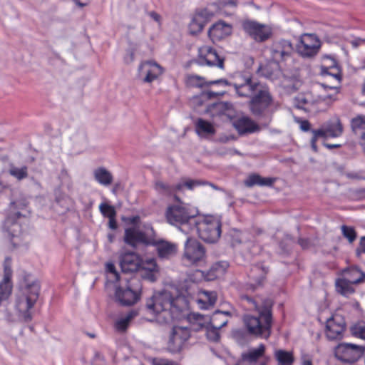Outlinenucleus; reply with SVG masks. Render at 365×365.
Listing matches in <instances>:
<instances>
[{
  "instance_id": "57",
  "label": "nucleus",
  "mask_w": 365,
  "mask_h": 365,
  "mask_svg": "<svg viewBox=\"0 0 365 365\" xmlns=\"http://www.w3.org/2000/svg\"><path fill=\"white\" fill-rule=\"evenodd\" d=\"M312 133H313L312 138H316V140H317V138L319 137H322V138L329 137L324 125H323L322 128L320 129L313 130Z\"/></svg>"
},
{
  "instance_id": "28",
  "label": "nucleus",
  "mask_w": 365,
  "mask_h": 365,
  "mask_svg": "<svg viewBox=\"0 0 365 365\" xmlns=\"http://www.w3.org/2000/svg\"><path fill=\"white\" fill-rule=\"evenodd\" d=\"M233 126L240 134L254 133L259 130V126L250 118L242 117L233 122Z\"/></svg>"
},
{
  "instance_id": "9",
  "label": "nucleus",
  "mask_w": 365,
  "mask_h": 365,
  "mask_svg": "<svg viewBox=\"0 0 365 365\" xmlns=\"http://www.w3.org/2000/svg\"><path fill=\"white\" fill-rule=\"evenodd\" d=\"M148 232L140 230L136 227H128L125 229L123 241L128 246L135 249L138 245L149 246L151 243L152 236L154 234L153 228L150 225L145 226Z\"/></svg>"
},
{
  "instance_id": "40",
  "label": "nucleus",
  "mask_w": 365,
  "mask_h": 365,
  "mask_svg": "<svg viewBox=\"0 0 365 365\" xmlns=\"http://www.w3.org/2000/svg\"><path fill=\"white\" fill-rule=\"evenodd\" d=\"M274 356L277 361V365H292L294 360L292 351L283 349L275 350Z\"/></svg>"
},
{
  "instance_id": "59",
  "label": "nucleus",
  "mask_w": 365,
  "mask_h": 365,
  "mask_svg": "<svg viewBox=\"0 0 365 365\" xmlns=\"http://www.w3.org/2000/svg\"><path fill=\"white\" fill-rule=\"evenodd\" d=\"M205 184H207V182H200L199 180H188L184 182V186H185L189 190H192L195 186L200 185H205Z\"/></svg>"
},
{
  "instance_id": "8",
  "label": "nucleus",
  "mask_w": 365,
  "mask_h": 365,
  "mask_svg": "<svg viewBox=\"0 0 365 365\" xmlns=\"http://www.w3.org/2000/svg\"><path fill=\"white\" fill-rule=\"evenodd\" d=\"M221 218L213 215L204 216L194 227L199 237L206 242L215 243L218 241L222 232Z\"/></svg>"
},
{
  "instance_id": "25",
  "label": "nucleus",
  "mask_w": 365,
  "mask_h": 365,
  "mask_svg": "<svg viewBox=\"0 0 365 365\" xmlns=\"http://www.w3.org/2000/svg\"><path fill=\"white\" fill-rule=\"evenodd\" d=\"M182 349V326L173 325L169 336L167 349L172 354L178 353Z\"/></svg>"
},
{
  "instance_id": "63",
  "label": "nucleus",
  "mask_w": 365,
  "mask_h": 365,
  "mask_svg": "<svg viewBox=\"0 0 365 365\" xmlns=\"http://www.w3.org/2000/svg\"><path fill=\"white\" fill-rule=\"evenodd\" d=\"M126 221L131 225H138L140 222V217L139 215H134L128 217Z\"/></svg>"
},
{
  "instance_id": "39",
  "label": "nucleus",
  "mask_w": 365,
  "mask_h": 365,
  "mask_svg": "<svg viewBox=\"0 0 365 365\" xmlns=\"http://www.w3.org/2000/svg\"><path fill=\"white\" fill-rule=\"evenodd\" d=\"M353 285V284L347 282L342 277L337 279L335 282L336 292L346 297H349L355 292V289Z\"/></svg>"
},
{
  "instance_id": "60",
  "label": "nucleus",
  "mask_w": 365,
  "mask_h": 365,
  "mask_svg": "<svg viewBox=\"0 0 365 365\" xmlns=\"http://www.w3.org/2000/svg\"><path fill=\"white\" fill-rule=\"evenodd\" d=\"M149 264L152 267L149 268V272L147 274V278L151 282H154L155 281V277L153 272L156 269L157 265L153 260H150Z\"/></svg>"
},
{
  "instance_id": "54",
  "label": "nucleus",
  "mask_w": 365,
  "mask_h": 365,
  "mask_svg": "<svg viewBox=\"0 0 365 365\" xmlns=\"http://www.w3.org/2000/svg\"><path fill=\"white\" fill-rule=\"evenodd\" d=\"M106 272L109 274H112L115 278V282H120V274L116 271L115 267L113 263L108 262L106 264Z\"/></svg>"
},
{
  "instance_id": "58",
  "label": "nucleus",
  "mask_w": 365,
  "mask_h": 365,
  "mask_svg": "<svg viewBox=\"0 0 365 365\" xmlns=\"http://www.w3.org/2000/svg\"><path fill=\"white\" fill-rule=\"evenodd\" d=\"M115 215H116L115 210H113L112 209L110 216H109V217H108V218L109 219L108 227L110 230H116L118 227L117 221L115 220Z\"/></svg>"
},
{
  "instance_id": "1",
  "label": "nucleus",
  "mask_w": 365,
  "mask_h": 365,
  "mask_svg": "<svg viewBox=\"0 0 365 365\" xmlns=\"http://www.w3.org/2000/svg\"><path fill=\"white\" fill-rule=\"evenodd\" d=\"M146 307L160 324L178 323L182 319V287L170 285L148 302Z\"/></svg>"
},
{
  "instance_id": "46",
  "label": "nucleus",
  "mask_w": 365,
  "mask_h": 365,
  "mask_svg": "<svg viewBox=\"0 0 365 365\" xmlns=\"http://www.w3.org/2000/svg\"><path fill=\"white\" fill-rule=\"evenodd\" d=\"M182 184L179 183L175 188L172 186H170L169 185H167L161 181H158L155 182V189L159 191L162 192L165 194H171L172 192H174V191L178 189L180 190L182 187Z\"/></svg>"
},
{
  "instance_id": "55",
  "label": "nucleus",
  "mask_w": 365,
  "mask_h": 365,
  "mask_svg": "<svg viewBox=\"0 0 365 365\" xmlns=\"http://www.w3.org/2000/svg\"><path fill=\"white\" fill-rule=\"evenodd\" d=\"M112 209L115 210L113 206L107 203H101L99 206V210L101 214L106 217H109V216H110Z\"/></svg>"
},
{
  "instance_id": "36",
  "label": "nucleus",
  "mask_w": 365,
  "mask_h": 365,
  "mask_svg": "<svg viewBox=\"0 0 365 365\" xmlns=\"http://www.w3.org/2000/svg\"><path fill=\"white\" fill-rule=\"evenodd\" d=\"M230 317H231L230 312L217 310L210 318H208V322L215 328L221 329L227 324Z\"/></svg>"
},
{
  "instance_id": "56",
  "label": "nucleus",
  "mask_w": 365,
  "mask_h": 365,
  "mask_svg": "<svg viewBox=\"0 0 365 365\" xmlns=\"http://www.w3.org/2000/svg\"><path fill=\"white\" fill-rule=\"evenodd\" d=\"M135 59V51L133 48H128L123 57V61L126 64H130L133 62Z\"/></svg>"
},
{
  "instance_id": "64",
  "label": "nucleus",
  "mask_w": 365,
  "mask_h": 365,
  "mask_svg": "<svg viewBox=\"0 0 365 365\" xmlns=\"http://www.w3.org/2000/svg\"><path fill=\"white\" fill-rule=\"evenodd\" d=\"M300 128L304 131H308L310 129V123L307 120H302L300 124Z\"/></svg>"
},
{
  "instance_id": "61",
  "label": "nucleus",
  "mask_w": 365,
  "mask_h": 365,
  "mask_svg": "<svg viewBox=\"0 0 365 365\" xmlns=\"http://www.w3.org/2000/svg\"><path fill=\"white\" fill-rule=\"evenodd\" d=\"M219 4L221 7H236L237 0H219Z\"/></svg>"
},
{
  "instance_id": "34",
  "label": "nucleus",
  "mask_w": 365,
  "mask_h": 365,
  "mask_svg": "<svg viewBox=\"0 0 365 365\" xmlns=\"http://www.w3.org/2000/svg\"><path fill=\"white\" fill-rule=\"evenodd\" d=\"M268 272V268L261 264L254 265L250 273V277L254 282V286L262 284Z\"/></svg>"
},
{
  "instance_id": "35",
  "label": "nucleus",
  "mask_w": 365,
  "mask_h": 365,
  "mask_svg": "<svg viewBox=\"0 0 365 365\" xmlns=\"http://www.w3.org/2000/svg\"><path fill=\"white\" fill-rule=\"evenodd\" d=\"M93 177L95 180L100 185L107 187L113 182V175L104 167H98L93 170Z\"/></svg>"
},
{
  "instance_id": "52",
  "label": "nucleus",
  "mask_w": 365,
  "mask_h": 365,
  "mask_svg": "<svg viewBox=\"0 0 365 365\" xmlns=\"http://www.w3.org/2000/svg\"><path fill=\"white\" fill-rule=\"evenodd\" d=\"M150 362L152 365H178L174 361L160 357L152 358Z\"/></svg>"
},
{
  "instance_id": "27",
  "label": "nucleus",
  "mask_w": 365,
  "mask_h": 365,
  "mask_svg": "<svg viewBox=\"0 0 365 365\" xmlns=\"http://www.w3.org/2000/svg\"><path fill=\"white\" fill-rule=\"evenodd\" d=\"M231 26L222 21L215 24L208 31L212 41H220L231 34Z\"/></svg>"
},
{
  "instance_id": "12",
  "label": "nucleus",
  "mask_w": 365,
  "mask_h": 365,
  "mask_svg": "<svg viewBox=\"0 0 365 365\" xmlns=\"http://www.w3.org/2000/svg\"><path fill=\"white\" fill-rule=\"evenodd\" d=\"M273 103V98L267 87H264L256 95L253 96L250 101V108L253 115L261 116Z\"/></svg>"
},
{
  "instance_id": "21",
  "label": "nucleus",
  "mask_w": 365,
  "mask_h": 365,
  "mask_svg": "<svg viewBox=\"0 0 365 365\" xmlns=\"http://www.w3.org/2000/svg\"><path fill=\"white\" fill-rule=\"evenodd\" d=\"M225 58L219 56L216 51L210 46H204L199 48V63L202 66H217L224 69Z\"/></svg>"
},
{
  "instance_id": "62",
  "label": "nucleus",
  "mask_w": 365,
  "mask_h": 365,
  "mask_svg": "<svg viewBox=\"0 0 365 365\" xmlns=\"http://www.w3.org/2000/svg\"><path fill=\"white\" fill-rule=\"evenodd\" d=\"M274 182V179L272 178H262L261 177V180L259 182V185L262 186H271Z\"/></svg>"
},
{
  "instance_id": "15",
  "label": "nucleus",
  "mask_w": 365,
  "mask_h": 365,
  "mask_svg": "<svg viewBox=\"0 0 365 365\" xmlns=\"http://www.w3.org/2000/svg\"><path fill=\"white\" fill-rule=\"evenodd\" d=\"M293 46L288 40L282 39L274 42L271 48V56L272 61L280 65L284 62L292 61Z\"/></svg>"
},
{
  "instance_id": "44",
  "label": "nucleus",
  "mask_w": 365,
  "mask_h": 365,
  "mask_svg": "<svg viewBox=\"0 0 365 365\" xmlns=\"http://www.w3.org/2000/svg\"><path fill=\"white\" fill-rule=\"evenodd\" d=\"M8 173L11 176L20 181L27 178L28 168L26 165L19 168L11 164Z\"/></svg>"
},
{
  "instance_id": "48",
  "label": "nucleus",
  "mask_w": 365,
  "mask_h": 365,
  "mask_svg": "<svg viewBox=\"0 0 365 365\" xmlns=\"http://www.w3.org/2000/svg\"><path fill=\"white\" fill-rule=\"evenodd\" d=\"M206 336L207 339H209L211 341L217 342L220 339V333L218 330L219 328H215V327L212 326L210 324V326L206 327Z\"/></svg>"
},
{
  "instance_id": "23",
  "label": "nucleus",
  "mask_w": 365,
  "mask_h": 365,
  "mask_svg": "<svg viewBox=\"0 0 365 365\" xmlns=\"http://www.w3.org/2000/svg\"><path fill=\"white\" fill-rule=\"evenodd\" d=\"M175 200L179 203L177 205H170L166 212L168 222L182 231V205L179 197L174 194Z\"/></svg>"
},
{
  "instance_id": "19",
  "label": "nucleus",
  "mask_w": 365,
  "mask_h": 365,
  "mask_svg": "<svg viewBox=\"0 0 365 365\" xmlns=\"http://www.w3.org/2000/svg\"><path fill=\"white\" fill-rule=\"evenodd\" d=\"M346 329V322L340 314H334L327 320L326 336L330 340L340 339Z\"/></svg>"
},
{
  "instance_id": "13",
  "label": "nucleus",
  "mask_w": 365,
  "mask_h": 365,
  "mask_svg": "<svg viewBox=\"0 0 365 365\" xmlns=\"http://www.w3.org/2000/svg\"><path fill=\"white\" fill-rule=\"evenodd\" d=\"M217 11V5L213 4L207 8L196 12L188 26L190 34L195 35L200 33L205 25Z\"/></svg>"
},
{
  "instance_id": "14",
  "label": "nucleus",
  "mask_w": 365,
  "mask_h": 365,
  "mask_svg": "<svg viewBox=\"0 0 365 365\" xmlns=\"http://www.w3.org/2000/svg\"><path fill=\"white\" fill-rule=\"evenodd\" d=\"M319 48V40L315 35L310 34H302L297 45L298 53L304 58L314 56L318 53Z\"/></svg>"
},
{
  "instance_id": "10",
  "label": "nucleus",
  "mask_w": 365,
  "mask_h": 365,
  "mask_svg": "<svg viewBox=\"0 0 365 365\" xmlns=\"http://www.w3.org/2000/svg\"><path fill=\"white\" fill-rule=\"evenodd\" d=\"M258 73L260 76L266 78L274 81L279 78L282 73L285 77H297L299 75V71L297 68H285L274 61H269L258 68Z\"/></svg>"
},
{
  "instance_id": "38",
  "label": "nucleus",
  "mask_w": 365,
  "mask_h": 365,
  "mask_svg": "<svg viewBox=\"0 0 365 365\" xmlns=\"http://www.w3.org/2000/svg\"><path fill=\"white\" fill-rule=\"evenodd\" d=\"M203 298L196 300L201 309H207L214 306L217 300V293L214 291H201L200 292Z\"/></svg>"
},
{
  "instance_id": "53",
  "label": "nucleus",
  "mask_w": 365,
  "mask_h": 365,
  "mask_svg": "<svg viewBox=\"0 0 365 365\" xmlns=\"http://www.w3.org/2000/svg\"><path fill=\"white\" fill-rule=\"evenodd\" d=\"M261 180V176L257 174L250 175L245 181V185L247 187H252L255 185H259Z\"/></svg>"
},
{
  "instance_id": "22",
  "label": "nucleus",
  "mask_w": 365,
  "mask_h": 365,
  "mask_svg": "<svg viewBox=\"0 0 365 365\" xmlns=\"http://www.w3.org/2000/svg\"><path fill=\"white\" fill-rule=\"evenodd\" d=\"M205 112L212 118L226 116L232 119L235 115L233 106L227 102L220 101L209 106Z\"/></svg>"
},
{
  "instance_id": "29",
  "label": "nucleus",
  "mask_w": 365,
  "mask_h": 365,
  "mask_svg": "<svg viewBox=\"0 0 365 365\" xmlns=\"http://www.w3.org/2000/svg\"><path fill=\"white\" fill-rule=\"evenodd\" d=\"M203 217L199 215L197 207L189 204L184 206V226L188 225L194 229Z\"/></svg>"
},
{
  "instance_id": "11",
  "label": "nucleus",
  "mask_w": 365,
  "mask_h": 365,
  "mask_svg": "<svg viewBox=\"0 0 365 365\" xmlns=\"http://www.w3.org/2000/svg\"><path fill=\"white\" fill-rule=\"evenodd\" d=\"M365 352V347L349 343L339 344L334 350L337 359L345 363H354L360 359Z\"/></svg>"
},
{
  "instance_id": "45",
  "label": "nucleus",
  "mask_w": 365,
  "mask_h": 365,
  "mask_svg": "<svg viewBox=\"0 0 365 365\" xmlns=\"http://www.w3.org/2000/svg\"><path fill=\"white\" fill-rule=\"evenodd\" d=\"M332 61V64L330 66V68L335 70V72L333 73H331L329 71V68L327 67H322V74H327L331 76L337 82L338 84H339V82L341 81V71L337 66L336 62L334 59H331Z\"/></svg>"
},
{
  "instance_id": "24",
  "label": "nucleus",
  "mask_w": 365,
  "mask_h": 365,
  "mask_svg": "<svg viewBox=\"0 0 365 365\" xmlns=\"http://www.w3.org/2000/svg\"><path fill=\"white\" fill-rule=\"evenodd\" d=\"M188 325L184 327V341L187 331H198L205 327L208 323V317L198 313H190L186 318Z\"/></svg>"
},
{
  "instance_id": "17",
  "label": "nucleus",
  "mask_w": 365,
  "mask_h": 365,
  "mask_svg": "<svg viewBox=\"0 0 365 365\" xmlns=\"http://www.w3.org/2000/svg\"><path fill=\"white\" fill-rule=\"evenodd\" d=\"M163 73V68L155 61L142 62L138 69V78L143 83H152Z\"/></svg>"
},
{
  "instance_id": "41",
  "label": "nucleus",
  "mask_w": 365,
  "mask_h": 365,
  "mask_svg": "<svg viewBox=\"0 0 365 365\" xmlns=\"http://www.w3.org/2000/svg\"><path fill=\"white\" fill-rule=\"evenodd\" d=\"M196 132L200 136L205 137L214 135L215 129L212 123L203 119H199L196 123Z\"/></svg>"
},
{
  "instance_id": "30",
  "label": "nucleus",
  "mask_w": 365,
  "mask_h": 365,
  "mask_svg": "<svg viewBox=\"0 0 365 365\" xmlns=\"http://www.w3.org/2000/svg\"><path fill=\"white\" fill-rule=\"evenodd\" d=\"M266 346L260 344L257 348H251L241 355L242 360L251 364H255L260 359L264 357Z\"/></svg>"
},
{
  "instance_id": "7",
  "label": "nucleus",
  "mask_w": 365,
  "mask_h": 365,
  "mask_svg": "<svg viewBox=\"0 0 365 365\" xmlns=\"http://www.w3.org/2000/svg\"><path fill=\"white\" fill-rule=\"evenodd\" d=\"M184 273L201 267L205 262V250L202 245L195 239H188L184 247Z\"/></svg>"
},
{
  "instance_id": "32",
  "label": "nucleus",
  "mask_w": 365,
  "mask_h": 365,
  "mask_svg": "<svg viewBox=\"0 0 365 365\" xmlns=\"http://www.w3.org/2000/svg\"><path fill=\"white\" fill-rule=\"evenodd\" d=\"M341 277L353 284H358L364 281L365 273L358 267H352L343 270Z\"/></svg>"
},
{
  "instance_id": "20",
  "label": "nucleus",
  "mask_w": 365,
  "mask_h": 365,
  "mask_svg": "<svg viewBox=\"0 0 365 365\" xmlns=\"http://www.w3.org/2000/svg\"><path fill=\"white\" fill-rule=\"evenodd\" d=\"M242 27L247 34L259 42L268 39L272 34L269 27L253 21H245L242 23Z\"/></svg>"
},
{
  "instance_id": "6",
  "label": "nucleus",
  "mask_w": 365,
  "mask_h": 365,
  "mask_svg": "<svg viewBox=\"0 0 365 365\" xmlns=\"http://www.w3.org/2000/svg\"><path fill=\"white\" fill-rule=\"evenodd\" d=\"M40 284L38 281H32L26 284L21 292L17 296L16 308L24 322L32 319L30 309L34 306L39 297Z\"/></svg>"
},
{
  "instance_id": "37",
  "label": "nucleus",
  "mask_w": 365,
  "mask_h": 365,
  "mask_svg": "<svg viewBox=\"0 0 365 365\" xmlns=\"http://www.w3.org/2000/svg\"><path fill=\"white\" fill-rule=\"evenodd\" d=\"M324 125L329 137L336 138L343 133V125L338 117L333 118L324 123Z\"/></svg>"
},
{
  "instance_id": "47",
  "label": "nucleus",
  "mask_w": 365,
  "mask_h": 365,
  "mask_svg": "<svg viewBox=\"0 0 365 365\" xmlns=\"http://www.w3.org/2000/svg\"><path fill=\"white\" fill-rule=\"evenodd\" d=\"M351 334L357 337L365 339V322H359L351 327Z\"/></svg>"
},
{
  "instance_id": "50",
  "label": "nucleus",
  "mask_w": 365,
  "mask_h": 365,
  "mask_svg": "<svg viewBox=\"0 0 365 365\" xmlns=\"http://www.w3.org/2000/svg\"><path fill=\"white\" fill-rule=\"evenodd\" d=\"M232 246H236L242 242L241 232L235 229L231 230L227 234Z\"/></svg>"
},
{
  "instance_id": "2",
  "label": "nucleus",
  "mask_w": 365,
  "mask_h": 365,
  "mask_svg": "<svg viewBox=\"0 0 365 365\" xmlns=\"http://www.w3.org/2000/svg\"><path fill=\"white\" fill-rule=\"evenodd\" d=\"M240 299L247 309L256 311L259 314L258 317L250 314L244 316V323L248 332L258 337L268 339L271 334L272 323V301L269 298L259 296L252 297L247 294L241 295Z\"/></svg>"
},
{
  "instance_id": "3",
  "label": "nucleus",
  "mask_w": 365,
  "mask_h": 365,
  "mask_svg": "<svg viewBox=\"0 0 365 365\" xmlns=\"http://www.w3.org/2000/svg\"><path fill=\"white\" fill-rule=\"evenodd\" d=\"M338 93L337 86H328L322 84L299 93L294 98V104L297 108L305 111L318 112L331 105L336 101Z\"/></svg>"
},
{
  "instance_id": "4",
  "label": "nucleus",
  "mask_w": 365,
  "mask_h": 365,
  "mask_svg": "<svg viewBox=\"0 0 365 365\" xmlns=\"http://www.w3.org/2000/svg\"><path fill=\"white\" fill-rule=\"evenodd\" d=\"M26 208V204L22 201H14L11 202V212L8 215L3 224V230L7 235L14 249H20L25 251L29 247L30 237L25 232L21 219L26 217V215L21 210Z\"/></svg>"
},
{
  "instance_id": "26",
  "label": "nucleus",
  "mask_w": 365,
  "mask_h": 365,
  "mask_svg": "<svg viewBox=\"0 0 365 365\" xmlns=\"http://www.w3.org/2000/svg\"><path fill=\"white\" fill-rule=\"evenodd\" d=\"M150 242V245L155 247L158 255L160 259H168L177 252V247L174 243L164 240H156L153 237Z\"/></svg>"
},
{
  "instance_id": "33",
  "label": "nucleus",
  "mask_w": 365,
  "mask_h": 365,
  "mask_svg": "<svg viewBox=\"0 0 365 365\" xmlns=\"http://www.w3.org/2000/svg\"><path fill=\"white\" fill-rule=\"evenodd\" d=\"M187 84L193 87H203L205 86L211 85H220L222 86H226L229 85V83L226 79H217L207 81L202 77L198 76H192L187 78Z\"/></svg>"
},
{
  "instance_id": "16",
  "label": "nucleus",
  "mask_w": 365,
  "mask_h": 365,
  "mask_svg": "<svg viewBox=\"0 0 365 365\" xmlns=\"http://www.w3.org/2000/svg\"><path fill=\"white\" fill-rule=\"evenodd\" d=\"M119 264L124 273L135 272L140 269H145L142 257L135 252H122L119 257Z\"/></svg>"
},
{
  "instance_id": "31",
  "label": "nucleus",
  "mask_w": 365,
  "mask_h": 365,
  "mask_svg": "<svg viewBox=\"0 0 365 365\" xmlns=\"http://www.w3.org/2000/svg\"><path fill=\"white\" fill-rule=\"evenodd\" d=\"M216 269L217 268L213 267L207 274H205L203 271L200 270L199 267L195 268L192 272L186 271L185 274L187 276L188 279L193 282H198L202 279L210 281L217 277V274H215Z\"/></svg>"
},
{
  "instance_id": "43",
  "label": "nucleus",
  "mask_w": 365,
  "mask_h": 365,
  "mask_svg": "<svg viewBox=\"0 0 365 365\" xmlns=\"http://www.w3.org/2000/svg\"><path fill=\"white\" fill-rule=\"evenodd\" d=\"M137 315L135 311L128 312L125 316L118 319L114 324V327L118 331H125L130 322V321Z\"/></svg>"
},
{
  "instance_id": "5",
  "label": "nucleus",
  "mask_w": 365,
  "mask_h": 365,
  "mask_svg": "<svg viewBox=\"0 0 365 365\" xmlns=\"http://www.w3.org/2000/svg\"><path fill=\"white\" fill-rule=\"evenodd\" d=\"M141 291L142 284L138 278H125L115 286V299L122 306H131L140 299Z\"/></svg>"
},
{
  "instance_id": "49",
  "label": "nucleus",
  "mask_w": 365,
  "mask_h": 365,
  "mask_svg": "<svg viewBox=\"0 0 365 365\" xmlns=\"http://www.w3.org/2000/svg\"><path fill=\"white\" fill-rule=\"evenodd\" d=\"M341 232L343 236L346 238L350 243L353 242L356 238V233L352 227L342 225Z\"/></svg>"
},
{
  "instance_id": "18",
  "label": "nucleus",
  "mask_w": 365,
  "mask_h": 365,
  "mask_svg": "<svg viewBox=\"0 0 365 365\" xmlns=\"http://www.w3.org/2000/svg\"><path fill=\"white\" fill-rule=\"evenodd\" d=\"M234 87L239 96L252 98L264 88L265 86L251 76H245L242 81L235 83Z\"/></svg>"
},
{
  "instance_id": "51",
  "label": "nucleus",
  "mask_w": 365,
  "mask_h": 365,
  "mask_svg": "<svg viewBox=\"0 0 365 365\" xmlns=\"http://www.w3.org/2000/svg\"><path fill=\"white\" fill-rule=\"evenodd\" d=\"M222 93H215L213 91L203 92L200 96L194 98V103L197 105H202V101L205 99H210L214 97L222 95Z\"/></svg>"
},
{
  "instance_id": "42",
  "label": "nucleus",
  "mask_w": 365,
  "mask_h": 365,
  "mask_svg": "<svg viewBox=\"0 0 365 365\" xmlns=\"http://www.w3.org/2000/svg\"><path fill=\"white\" fill-rule=\"evenodd\" d=\"M351 128L356 135L361 137L360 144L364 142V135H365V117L359 116L351 120Z\"/></svg>"
}]
</instances>
